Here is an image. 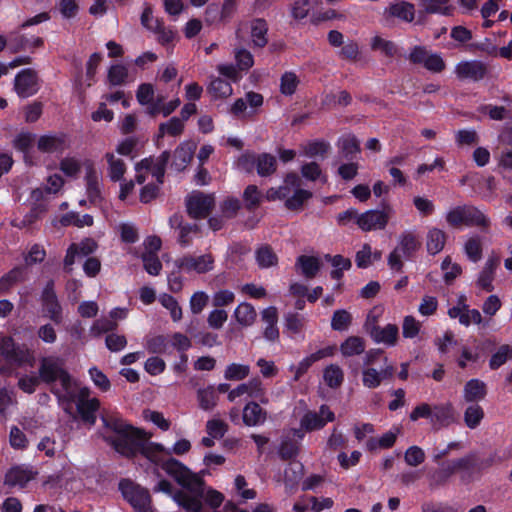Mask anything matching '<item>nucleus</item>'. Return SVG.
<instances>
[{"mask_svg":"<svg viewBox=\"0 0 512 512\" xmlns=\"http://www.w3.org/2000/svg\"><path fill=\"white\" fill-rule=\"evenodd\" d=\"M101 420L107 430L116 434L114 439H105L118 453L132 456L139 452L154 463H158L162 455H167V448L162 444L149 442L150 436L145 431L130 426L121 417L103 414Z\"/></svg>","mask_w":512,"mask_h":512,"instance_id":"f257e3e1","label":"nucleus"},{"mask_svg":"<svg viewBox=\"0 0 512 512\" xmlns=\"http://www.w3.org/2000/svg\"><path fill=\"white\" fill-rule=\"evenodd\" d=\"M162 469L180 486L189 492L191 498L202 499L211 508H218L224 501V495L212 488H205L203 479L176 459H169L162 464Z\"/></svg>","mask_w":512,"mask_h":512,"instance_id":"f03ea898","label":"nucleus"},{"mask_svg":"<svg viewBox=\"0 0 512 512\" xmlns=\"http://www.w3.org/2000/svg\"><path fill=\"white\" fill-rule=\"evenodd\" d=\"M446 222L454 228L479 227L486 230L490 226V218L483 210L472 205H460L449 209L445 214Z\"/></svg>","mask_w":512,"mask_h":512,"instance_id":"7ed1b4c3","label":"nucleus"},{"mask_svg":"<svg viewBox=\"0 0 512 512\" xmlns=\"http://www.w3.org/2000/svg\"><path fill=\"white\" fill-rule=\"evenodd\" d=\"M39 376L46 383L59 381L65 396H71L74 384L70 374L63 368V362L56 357H44L40 361Z\"/></svg>","mask_w":512,"mask_h":512,"instance_id":"20e7f679","label":"nucleus"},{"mask_svg":"<svg viewBox=\"0 0 512 512\" xmlns=\"http://www.w3.org/2000/svg\"><path fill=\"white\" fill-rule=\"evenodd\" d=\"M169 159L170 153L168 151H164L157 157L150 156L137 162L134 166L136 182L138 184H143L148 180V175H151L158 184H162L165 167Z\"/></svg>","mask_w":512,"mask_h":512,"instance_id":"39448f33","label":"nucleus"},{"mask_svg":"<svg viewBox=\"0 0 512 512\" xmlns=\"http://www.w3.org/2000/svg\"><path fill=\"white\" fill-rule=\"evenodd\" d=\"M123 497L136 512H154L151 497L147 489L129 481L122 480L119 484Z\"/></svg>","mask_w":512,"mask_h":512,"instance_id":"423d86ee","label":"nucleus"},{"mask_svg":"<svg viewBox=\"0 0 512 512\" xmlns=\"http://www.w3.org/2000/svg\"><path fill=\"white\" fill-rule=\"evenodd\" d=\"M215 259L211 253L201 255L187 254L175 260V267L187 274H206L214 269Z\"/></svg>","mask_w":512,"mask_h":512,"instance_id":"0eeeda50","label":"nucleus"},{"mask_svg":"<svg viewBox=\"0 0 512 512\" xmlns=\"http://www.w3.org/2000/svg\"><path fill=\"white\" fill-rule=\"evenodd\" d=\"M153 490L154 492H162L169 495L175 503L187 512H202L203 505L198 498H191L188 491L173 492L172 484L165 479L159 480Z\"/></svg>","mask_w":512,"mask_h":512,"instance_id":"6e6552de","label":"nucleus"},{"mask_svg":"<svg viewBox=\"0 0 512 512\" xmlns=\"http://www.w3.org/2000/svg\"><path fill=\"white\" fill-rule=\"evenodd\" d=\"M263 96L259 93L250 91L244 97L236 99L230 106V113L239 119L251 118L257 114L263 105Z\"/></svg>","mask_w":512,"mask_h":512,"instance_id":"1a4fd4ad","label":"nucleus"},{"mask_svg":"<svg viewBox=\"0 0 512 512\" xmlns=\"http://www.w3.org/2000/svg\"><path fill=\"white\" fill-rule=\"evenodd\" d=\"M214 204L215 198L212 194H205L200 191H193L186 198L187 212L194 219L207 217Z\"/></svg>","mask_w":512,"mask_h":512,"instance_id":"9d476101","label":"nucleus"},{"mask_svg":"<svg viewBox=\"0 0 512 512\" xmlns=\"http://www.w3.org/2000/svg\"><path fill=\"white\" fill-rule=\"evenodd\" d=\"M242 397L259 399L262 404H268L269 402L265 387L262 381L257 378L238 385L228 393V400L230 402H235L238 398Z\"/></svg>","mask_w":512,"mask_h":512,"instance_id":"9b49d317","label":"nucleus"},{"mask_svg":"<svg viewBox=\"0 0 512 512\" xmlns=\"http://www.w3.org/2000/svg\"><path fill=\"white\" fill-rule=\"evenodd\" d=\"M393 210L387 207L384 210H367L357 217V226L365 232L384 229L390 219Z\"/></svg>","mask_w":512,"mask_h":512,"instance_id":"f8f14e48","label":"nucleus"},{"mask_svg":"<svg viewBox=\"0 0 512 512\" xmlns=\"http://www.w3.org/2000/svg\"><path fill=\"white\" fill-rule=\"evenodd\" d=\"M100 407V402L95 397H90V390L88 388L80 389L76 408L83 422L93 426L96 423V412Z\"/></svg>","mask_w":512,"mask_h":512,"instance_id":"ddd939ff","label":"nucleus"},{"mask_svg":"<svg viewBox=\"0 0 512 512\" xmlns=\"http://www.w3.org/2000/svg\"><path fill=\"white\" fill-rule=\"evenodd\" d=\"M37 475L31 466L20 464L10 467L4 475V485L8 487L24 488Z\"/></svg>","mask_w":512,"mask_h":512,"instance_id":"4468645a","label":"nucleus"},{"mask_svg":"<svg viewBox=\"0 0 512 512\" xmlns=\"http://www.w3.org/2000/svg\"><path fill=\"white\" fill-rule=\"evenodd\" d=\"M14 89L21 98H27L39 90L37 73L32 69H23L15 77Z\"/></svg>","mask_w":512,"mask_h":512,"instance_id":"2eb2a0df","label":"nucleus"},{"mask_svg":"<svg viewBox=\"0 0 512 512\" xmlns=\"http://www.w3.org/2000/svg\"><path fill=\"white\" fill-rule=\"evenodd\" d=\"M450 318L458 319L459 323L465 327L471 324L480 325L483 321V317L479 310L471 309L465 302L464 296H461L458 304L451 307L448 310Z\"/></svg>","mask_w":512,"mask_h":512,"instance_id":"dca6fc26","label":"nucleus"},{"mask_svg":"<svg viewBox=\"0 0 512 512\" xmlns=\"http://www.w3.org/2000/svg\"><path fill=\"white\" fill-rule=\"evenodd\" d=\"M0 355L8 362L21 365L30 358L29 351L18 346L12 337L0 338Z\"/></svg>","mask_w":512,"mask_h":512,"instance_id":"f3484780","label":"nucleus"},{"mask_svg":"<svg viewBox=\"0 0 512 512\" xmlns=\"http://www.w3.org/2000/svg\"><path fill=\"white\" fill-rule=\"evenodd\" d=\"M42 305L46 315L56 324L62 322V308L54 291V283L49 281L42 292Z\"/></svg>","mask_w":512,"mask_h":512,"instance_id":"a211bd4d","label":"nucleus"},{"mask_svg":"<svg viewBox=\"0 0 512 512\" xmlns=\"http://www.w3.org/2000/svg\"><path fill=\"white\" fill-rule=\"evenodd\" d=\"M335 419L334 413L325 405L319 412H307L301 419V427L306 431H314L323 428L328 422Z\"/></svg>","mask_w":512,"mask_h":512,"instance_id":"6ab92c4d","label":"nucleus"},{"mask_svg":"<svg viewBox=\"0 0 512 512\" xmlns=\"http://www.w3.org/2000/svg\"><path fill=\"white\" fill-rule=\"evenodd\" d=\"M393 374L394 367L391 364H387V359H385V365L381 370H377L373 367H364L362 369L363 386L369 389H375L381 385L383 380L391 378Z\"/></svg>","mask_w":512,"mask_h":512,"instance_id":"aec40b11","label":"nucleus"},{"mask_svg":"<svg viewBox=\"0 0 512 512\" xmlns=\"http://www.w3.org/2000/svg\"><path fill=\"white\" fill-rule=\"evenodd\" d=\"M369 336L376 344H383L387 347H394L399 340V329L396 324H386L385 326L373 327Z\"/></svg>","mask_w":512,"mask_h":512,"instance_id":"412c9836","label":"nucleus"},{"mask_svg":"<svg viewBox=\"0 0 512 512\" xmlns=\"http://www.w3.org/2000/svg\"><path fill=\"white\" fill-rule=\"evenodd\" d=\"M68 147V139L63 134H46L37 140V148L43 153H61Z\"/></svg>","mask_w":512,"mask_h":512,"instance_id":"4be33fe9","label":"nucleus"},{"mask_svg":"<svg viewBox=\"0 0 512 512\" xmlns=\"http://www.w3.org/2000/svg\"><path fill=\"white\" fill-rule=\"evenodd\" d=\"M300 186V178L295 173H289L284 179V185L278 188H270L266 191L265 198L269 201L284 200L291 197L292 190Z\"/></svg>","mask_w":512,"mask_h":512,"instance_id":"5701e85b","label":"nucleus"},{"mask_svg":"<svg viewBox=\"0 0 512 512\" xmlns=\"http://www.w3.org/2000/svg\"><path fill=\"white\" fill-rule=\"evenodd\" d=\"M455 73L459 79L478 81L485 76L486 67L477 60L463 61L456 65Z\"/></svg>","mask_w":512,"mask_h":512,"instance_id":"b1692460","label":"nucleus"},{"mask_svg":"<svg viewBox=\"0 0 512 512\" xmlns=\"http://www.w3.org/2000/svg\"><path fill=\"white\" fill-rule=\"evenodd\" d=\"M386 19L397 18L405 22H412L415 18V7L406 1L390 4L383 11Z\"/></svg>","mask_w":512,"mask_h":512,"instance_id":"393cba45","label":"nucleus"},{"mask_svg":"<svg viewBox=\"0 0 512 512\" xmlns=\"http://www.w3.org/2000/svg\"><path fill=\"white\" fill-rule=\"evenodd\" d=\"M196 144L192 141L182 142L174 151L171 166L178 172L183 171L191 162Z\"/></svg>","mask_w":512,"mask_h":512,"instance_id":"a878e982","label":"nucleus"},{"mask_svg":"<svg viewBox=\"0 0 512 512\" xmlns=\"http://www.w3.org/2000/svg\"><path fill=\"white\" fill-rule=\"evenodd\" d=\"M498 265L499 260L496 257H489L486 260L476 281V284L479 288L486 292H491L494 289L493 280Z\"/></svg>","mask_w":512,"mask_h":512,"instance_id":"bb28decb","label":"nucleus"},{"mask_svg":"<svg viewBox=\"0 0 512 512\" xmlns=\"http://www.w3.org/2000/svg\"><path fill=\"white\" fill-rule=\"evenodd\" d=\"M86 192L92 203H97L102 199V178L98 171L89 168L85 176Z\"/></svg>","mask_w":512,"mask_h":512,"instance_id":"cd10ccee","label":"nucleus"},{"mask_svg":"<svg viewBox=\"0 0 512 512\" xmlns=\"http://www.w3.org/2000/svg\"><path fill=\"white\" fill-rule=\"evenodd\" d=\"M426 249L430 255L440 253L446 244L447 234L437 227H430L426 233Z\"/></svg>","mask_w":512,"mask_h":512,"instance_id":"c85d7f7f","label":"nucleus"},{"mask_svg":"<svg viewBox=\"0 0 512 512\" xmlns=\"http://www.w3.org/2000/svg\"><path fill=\"white\" fill-rule=\"evenodd\" d=\"M242 418L245 425L258 426L266 421L267 412L258 403L250 401L243 408Z\"/></svg>","mask_w":512,"mask_h":512,"instance_id":"c756f323","label":"nucleus"},{"mask_svg":"<svg viewBox=\"0 0 512 512\" xmlns=\"http://www.w3.org/2000/svg\"><path fill=\"white\" fill-rule=\"evenodd\" d=\"M366 341L360 336H349L339 346L341 355L344 358L359 356L364 353Z\"/></svg>","mask_w":512,"mask_h":512,"instance_id":"7c9ffc66","label":"nucleus"},{"mask_svg":"<svg viewBox=\"0 0 512 512\" xmlns=\"http://www.w3.org/2000/svg\"><path fill=\"white\" fill-rule=\"evenodd\" d=\"M295 267L305 278L312 279L320 271L321 262L318 257L301 255L297 258Z\"/></svg>","mask_w":512,"mask_h":512,"instance_id":"2f4dec72","label":"nucleus"},{"mask_svg":"<svg viewBox=\"0 0 512 512\" xmlns=\"http://www.w3.org/2000/svg\"><path fill=\"white\" fill-rule=\"evenodd\" d=\"M486 394V384L479 379H471L464 385L463 398L466 402H479L485 398Z\"/></svg>","mask_w":512,"mask_h":512,"instance_id":"473e14b6","label":"nucleus"},{"mask_svg":"<svg viewBox=\"0 0 512 512\" xmlns=\"http://www.w3.org/2000/svg\"><path fill=\"white\" fill-rule=\"evenodd\" d=\"M169 223L172 227L175 224H179L178 242L183 247L189 246L194 236L198 235L200 232V227L196 224H181L177 215L171 217Z\"/></svg>","mask_w":512,"mask_h":512,"instance_id":"72a5a7b5","label":"nucleus"},{"mask_svg":"<svg viewBox=\"0 0 512 512\" xmlns=\"http://www.w3.org/2000/svg\"><path fill=\"white\" fill-rule=\"evenodd\" d=\"M454 421V409L451 403H442L433 406L432 425L435 427L447 426Z\"/></svg>","mask_w":512,"mask_h":512,"instance_id":"f704fd0d","label":"nucleus"},{"mask_svg":"<svg viewBox=\"0 0 512 512\" xmlns=\"http://www.w3.org/2000/svg\"><path fill=\"white\" fill-rule=\"evenodd\" d=\"M400 432L401 429L399 427H394L379 438L371 437L366 442V448L369 451L390 448L394 445Z\"/></svg>","mask_w":512,"mask_h":512,"instance_id":"c9c22d12","label":"nucleus"},{"mask_svg":"<svg viewBox=\"0 0 512 512\" xmlns=\"http://www.w3.org/2000/svg\"><path fill=\"white\" fill-rule=\"evenodd\" d=\"M8 45L11 51L18 52L40 47L43 45V40L40 37L27 38L24 35L14 33L9 36Z\"/></svg>","mask_w":512,"mask_h":512,"instance_id":"e433bc0d","label":"nucleus"},{"mask_svg":"<svg viewBox=\"0 0 512 512\" xmlns=\"http://www.w3.org/2000/svg\"><path fill=\"white\" fill-rule=\"evenodd\" d=\"M104 158L108 164L107 173L111 181L118 182L122 180L127 169L125 162L113 152L105 153Z\"/></svg>","mask_w":512,"mask_h":512,"instance_id":"4c0bfd02","label":"nucleus"},{"mask_svg":"<svg viewBox=\"0 0 512 512\" xmlns=\"http://www.w3.org/2000/svg\"><path fill=\"white\" fill-rule=\"evenodd\" d=\"M233 316L240 326L249 327L255 323L257 312L250 303L241 302L235 308Z\"/></svg>","mask_w":512,"mask_h":512,"instance_id":"58836bf2","label":"nucleus"},{"mask_svg":"<svg viewBox=\"0 0 512 512\" xmlns=\"http://www.w3.org/2000/svg\"><path fill=\"white\" fill-rule=\"evenodd\" d=\"M463 250L471 262L476 263L480 261L483 251L481 237L478 235L469 236L463 244Z\"/></svg>","mask_w":512,"mask_h":512,"instance_id":"ea45409f","label":"nucleus"},{"mask_svg":"<svg viewBox=\"0 0 512 512\" xmlns=\"http://www.w3.org/2000/svg\"><path fill=\"white\" fill-rule=\"evenodd\" d=\"M380 251H372V248L369 244H363L361 249L357 251L355 255V263L358 268H367L374 261H378L381 259Z\"/></svg>","mask_w":512,"mask_h":512,"instance_id":"a19ab883","label":"nucleus"},{"mask_svg":"<svg viewBox=\"0 0 512 512\" xmlns=\"http://www.w3.org/2000/svg\"><path fill=\"white\" fill-rule=\"evenodd\" d=\"M197 401L199 407L205 411L214 409L217 405L218 396L214 386L200 388L197 391Z\"/></svg>","mask_w":512,"mask_h":512,"instance_id":"79ce46f5","label":"nucleus"},{"mask_svg":"<svg viewBox=\"0 0 512 512\" xmlns=\"http://www.w3.org/2000/svg\"><path fill=\"white\" fill-rule=\"evenodd\" d=\"M325 260L330 262L333 270L331 271V277L335 280H340L343 277L344 271H347L351 268L352 263L349 258L343 257L342 255H334L331 256L326 254L324 256Z\"/></svg>","mask_w":512,"mask_h":512,"instance_id":"37998d69","label":"nucleus"},{"mask_svg":"<svg viewBox=\"0 0 512 512\" xmlns=\"http://www.w3.org/2000/svg\"><path fill=\"white\" fill-rule=\"evenodd\" d=\"M255 259L260 268H270L276 266L278 257L269 246H261L255 252Z\"/></svg>","mask_w":512,"mask_h":512,"instance_id":"c03bdc74","label":"nucleus"},{"mask_svg":"<svg viewBox=\"0 0 512 512\" xmlns=\"http://www.w3.org/2000/svg\"><path fill=\"white\" fill-rule=\"evenodd\" d=\"M161 305L170 313L173 322H179L183 317V311L178 301L171 295L163 293L158 297Z\"/></svg>","mask_w":512,"mask_h":512,"instance_id":"a18cd8bd","label":"nucleus"},{"mask_svg":"<svg viewBox=\"0 0 512 512\" xmlns=\"http://www.w3.org/2000/svg\"><path fill=\"white\" fill-rule=\"evenodd\" d=\"M323 379L329 387L337 388L344 380L343 370L337 364H330L324 369Z\"/></svg>","mask_w":512,"mask_h":512,"instance_id":"49530a36","label":"nucleus"},{"mask_svg":"<svg viewBox=\"0 0 512 512\" xmlns=\"http://www.w3.org/2000/svg\"><path fill=\"white\" fill-rule=\"evenodd\" d=\"M267 30V24L264 20L256 19L251 22V39L255 46L263 47L266 45Z\"/></svg>","mask_w":512,"mask_h":512,"instance_id":"de8ad7c7","label":"nucleus"},{"mask_svg":"<svg viewBox=\"0 0 512 512\" xmlns=\"http://www.w3.org/2000/svg\"><path fill=\"white\" fill-rule=\"evenodd\" d=\"M484 418V410L478 404L469 405L464 412V422L470 429L477 428Z\"/></svg>","mask_w":512,"mask_h":512,"instance_id":"09e8293b","label":"nucleus"},{"mask_svg":"<svg viewBox=\"0 0 512 512\" xmlns=\"http://www.w3.org/2000/svg\"><path fill=\"white\" fill-rule=\"evenodd\" d=\"M419 247L417 237L411 232H405L400 235L396 249L404 256H411Z\"/></svg>","mask_w":512,"mask_h":512,"instance_id":"8fccbe9b","label":"nucleus"},{"mask_svg":"<svg viewBox=\"0 0 512 512\" xmlns=\"http://www.w3.org/2000/svg\"><path fill=\"white\" fill-rule=\"evenodd\" d=\"M422 324L412 315H406L402 321V336L405 339H414L420 335Z\"/></svg>","mask_w":512,"mask_h":512,"instance_id":"3c124183","label":"nucleus"},{"mask_svg":"<svg viewBox=\"0 0 512 512\" xmlns=\"http://www.w3.org/2000/svg\"><path fill=\"white\" fill-rule=\"evenodd\" d=\"M208 91L216 98H227L233 94L231 84L218 77L211 80Z\"/></svg>","mask_w":512,"mask_h":512,"instance_id":"603ef678","label":"nucleus"},{"mask_svg":"<svg viewBox=\"0 0 512 512\" xmlns=\"http://www.w3.org/2000/svg\"><path fill=\"white\" fill-rule=\"evenodd\" d=\"M312 197V193L308 190L300 188V186L295 187L293 194L290 198H287V202H285V206L290 210H299L302 205Z\"/></svg>","mask_w":512,"mask_h":512,"instance_id":"864d4df0","label":"nucleus"},{"mask_svg":"<svg viewBox=\"0 0 512 512\" xmlns=\"http://www.w3.org/2000/svg\"><path fill=\"white\" fill-rule=\"evenodd\" d=\"M257 173L268 176L276 171V158L270 154H261L256 158Z\"/></svg>","mask_w":512,"mask_h":512,"instance_id":"5fc2aeb1","label":"nucleus"},{"mask_svg":"<svg viewBox=\"0 0 512 512\" xmlns=\"http://www.w3.org/2000/svg\"><path fill=\"white\" fill-rule=\"evenodd\" d=\"M420 6L426 13L430 14H449V0H420Z\"/></svg>","mask_w":512,"mask_h":512,"instance_id":"6e6d98bb","label":"nucleus"},{"mask_svg":"<svg viewBox=\"0 0 512 512\" xmlns=\"http://www.w3.org/2000/svg\"><path fill=\"white\" fill-rule=\"evenodd\" d=\"M300 83L299 77L294 72H285L280 79V92L291 96L295 93Z\"/></svg>","mask_w":512,"mask_h":512,"instance_id":"4d7b16f0","label":"nucleus"},{"mask_svg":"<svg viewBox=\"0 0 512 512\" xmlns=\"http://www.w3.org/2000/svg\"><path fill=\"white\" fill-rule=\"evenodd\" d=\"M306 319L297 313H287L284 317L286 329L293 335L300 334L305 327Z\"/></svg>","mask_w":512,"mask_h":512,"instance_id":"13d9d810","label":"nucleus"},{"mask_svg":"<svg viewBox=\"0 0 512 512\" xmlns=\"http://www.w3.org/2000/svg\"><path fill=\"white\" fill-rule=\"evenodd\" d=\"M184 130V121L178 117H173L159 126V136L170 135L179 136Z\"/></svg>","mask_w":512,"mask_h":512,"instance_id":"bf43d9fd","label":"nucleus"},{"mask_svg":"<svg viewBox=\"0 0 512 512\" xmlns=\"http://www.w3.org/2000/svg\"><path fill=\"white\" fill-rule=\"evenodd\" d=\"M250 374V367L245 364L231 363L225 371L224 377L227 380L240 381L246 378Z\"/></svg>","mask_w":512,"mask_h":512,"instance_id":"052dcab7","label":"nucleus"},{"mask_svg":"<svg viewBox=\"0 0 512 512\" xmlns=\"http://www.w3.org/2000/svg\"><path fill=\"white\" fill-rule=\"evenodd\" d=\"M352 323L351 314L344 310H336L331 319V328L335 331H345Z\"/></svg>","mask_w":512,"mask_h":512,"instance_id":"680f3d73","label":"nucleus"},{"mask_svg":"<svg viewBox=\"0 0 512 512\" xmlns=\"http://www.w3.org/2000/svg\"><path fill=\"white\" fill-rule=\"evenodd\" d=\"M145 347L149 353L163 354L169 347V339L163 335H156L147 339Z\"/></svg>","mask_w":512,"mask_h":512,"instance_id":"e2e57ef3","label":"nucleus"},{"mask_svg":"<svg viewBox=\"0 0 512 512\" xmlns=\"http://www.w3.org/2000/svg\"><path fill=\"white\" fill-rule=\"evenodd\" d=\"M9 444L15 450H25L29 440L18 426H12L9 432Z\"/></svg>","mask_w":512,"mask_h":512,"instance_id":"0e129e2a","label":"nucleus"},{"mask_svg":"<svg viewBox=\"0 0 512 512\" xmlns=\"http://www.w3.org/2000/svg\"><path fill=\"white\" fill-rule=\"evenodd\" d=\"M163 99L164 97L162 96L157 97L155 104L149 108L151 114L161 113L163 116H168L180 105V100L178 98H175L166 104H162Z\"/></svg>","mask_w":512,"mask_h":512,"instance_id":"69168bd1","label":"nucleus"},{"mask_svg":"<svg viewBox=\"0 0 512 512\" xmlns=\"http://www.w3.org/2000/svg\"><path fill=\"white\" fill-rule=\"evenodd\" d=\"M108 81L111 85L117 86L125 82L128 77V69L123 64L112 65L108 70Z\"/></svg>","mask_w":512,"mask_h":512,"instance_id":"338daca9","label":"nucleus"},{"mask_svg":"<svg viewBox=\"0 0 512 512\" xmlns=\"http://www.w3.org/2000/svg\"><path fill=\"white\" fill-rule=\"evenodd\" d=\"M209 296L204 291H196L192 294L189 300V307L192 314H200L207 306Z\"/></svg>","mask_w":512,"mask_h":512,"instance_id":"774afa93","label":"nucleus"}]
</instances>
